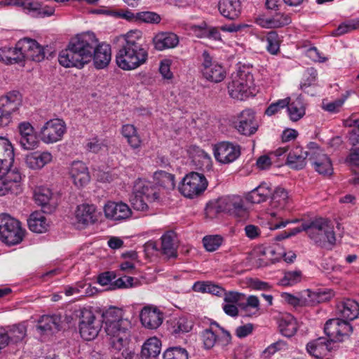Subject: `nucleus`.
Listing matches in <instances>:
<instances>
[{
	"mask_svg": "<svg viewBox=\"0 0 359 359\" xmlns=\"http://www.w3.org/2000/svg\"><path fill=\"white\" fill-rule=\"evenodd\" d=\"M314 169L320 175L330 176L333 173V168L331 160L323 151L318 149L311 154L309 158Z\"/></svg>",
	"mask_w": 359,
	"mask_h": 359,
	"instance_id": "obj_20",
	"label": "nucleus"
},
{
	"mask_svg": "<svg viewBox=\"0 0 359 359\" xmlns=\"http://www.w3.org/2000/svg\"><path fill=\"white\" fill-rule=\"evenodd\" d=\"M163 359H189L187 351L180 346L168 348L163 355Z\"/></svg>",
	"mask_w": 359,
	"mask_h": 359,
	"instance_id": "obj_50",
	"label": "nucleus"
},
{
	"mask_svg": "<svg viewBox=\"0 0 359 359\" xmlns=\"http://www.w3.org/2000/svg\"><path fill=\"white\" fill-rule=\"evenodd\" d=\"M154 177L159 186L168 190H172L175 189V182L174 175L161 170L156 172Z\"/></svg>",
	"mask_w": 359,
	"mask_h": 359,
	"instance_id": "obj_45",
	"label": "nucleus"
},
{
	"mask_svg": "<svg viewBox=\"0 0 359 359\" xmlns=\"http://www.w3.org/2000/svg\"><path fill=\"white\" fill-rule=\"evenodd\" d=\"M140 317L142 325L148 329H156L163 322V314L157 308L144 307Z\"/></svg>",
	"mask_w": 359,
	"mask_h": 359,
	"instance_id": "obj_23",
	"label": "nucleus"
},
{
	"mask_svg": "<svg viewBox=\"0 0 359 359\" xmlns=\"http://www.w3.org/2000/svg\"><path fill=\"white\" fill-rule=\"evenodd\" d=\"M60 323L61 318L58 316H43L39 320L36 328L42 333H53L60 330Z\"/></svg>",
	"mask_w": 359,
	"mask_h": 359,
	"instance_id": "obj_34",
	"label": "nucleus"
},
{
	"mask_svg": "<svg viewBox=\"0 0 359 359\" xmlns=\"http://www.w3.org/2000/svg\"><path fill=\"white\" fill-rule=\"evenodd\" d=\"M278 329L282 335L290 338L297 333L299 325L293 316L286 313L278 319Z\"/></svg>",
	"mask_w": 359,
	"mask_h": 359,
	"instance_id": "obj_32",
	"label": "nucleus"
},
{
	"mask_svg": "<svg viewBox=\"0 0 359 359\" xmlns=\"http://www.w3.org/2000/svg\"><path fill=\"white\" fill-rule=\"evenodd\" d=\"M239 306L245 311H247L250 307L256 309L257 311L259 309V301L257 297L250 295L247 298L245 304H239Z\"/></svg>",
	"mask_w": 359,
	"mask_h": 359,
	"instance_id": "obj_61",
	"label": "nucleus"
},
{
	"mask_svg": "<svg viewBox=\"0 0 359 359\" xmlns=\"http://www.w3.org/2000/svg\"><path fill=\"white\" fill-rule=\"evenodd\" d=\"M174 237L172 232H168L161 237L162 252L168 257H177V245Z\"/></svg>",
	"mask_w": 359,
	"mask_h": 359,
	"instance_id": "obj_43",
	"label": "nucleus"
},
{
	"mask_svg": "<svg viewBox=\"0 0 359 359\" xmlns=\"http://www.w3.org/2000/svg\"><path fill=\"white\" fill-rule=\"evenodd\" d=\"M339 316L347 321L355 319L359 315V304L353 299H346L337 306Z\"/></svg>",
	"mask_w": 359,
	"mask_h": 359,
	"instance_id": "obj_33",
	"label": "nucleus"
},
{
	"mask_svg": "<svg viewBox=\"0 0 359 359\" xmlns=\"http://www.w3.org/2000/svg\"><path fill=\"white\" fill-rule=\"evenodd\" d=\"M141 41L140 30H131L124 36V41L116 55V63L119 68L134 70L147 62L148 51Z\"/></svg>",
	"mask_w": 359,
	"mask_h": 359,
	"instance_id": "obj_2",
	"label": "nucleus"
},
{
	"mask_svg": "<svg viewBox=\"0 0 359 359\" xmlns=\"http://www.w3.org/2000/svg\"><path fill=\"white\" fill-rule=\"evenodd\" d=\"M123 136L127 139V142L133 149L140 147L141 139L137 134L136 128L132 124L123 125L121 128Z\"/></svg>",
	"mask_w": 359,
	"mask_h": 359,
	"instance_id": "obj_42",
	"label": "nucleus"
},
{
	"mask_svg": "<svg viewBox=\"0 0 359 359\" xmlns=\"http://www.w3.org/2000/svg\"><path fill=\"white\" fill-rule=\"evenodd\" d=\"M253 325L248 323L243 325H241L236 329V335L238 338H244L252 332Z\"/></svg>",
	"mask_w": 359,
	"mask_h": 359,
	"instance_id": "obj_64",
	"label": "nucleus"
},
{
	"mask_svg": "<svg viewBox=\"0 0 359 359\" xmlns=\"http://www.w3.org/2000/svg\"><path fill=\"white\" fill-rule=\"evenodd\" d=\"M305 104L303 97L299 95L292 102H289L287 112L289 117L292 121H297L305 114Z\"/></svg>",
	"mask_w": 359,
	"mask_h": 359,
	"instance_id": "obj_41",
	"label": "nucleus"
},
{
	"mask_svg": "<svg viewBox=\"0 0 359 359\" xmlns=\"http://www.w3.org/2000/svg\"><path fill=\"white\" fill-rule=\"evenodd\" d=\"M307 78L300 84V88L304 90L307 87L311 86L316 81L318 76L317 70L314 68H309L306 70Z\"/></svg>",
	"mask_w": 359,
	"mask_h": 359,
	"instance_id": "obj_58",
	"label": "nucleus"
},
{
	"mask_svg": "<svg viewBox=\"0 0 359 359\" xmlns=\"http://www.w3.org/2000/svg\"><path fill=\"white\" fill-rule=\"evenodd\" d=\"M306 234L315 244L322 248H328L335 243L333 227L325 219L318 218L308 222Z\"/></svg>",
	"mask_w": 359,
	"mask_h": 359,
	"instance_id": "obj_3",
	"label": "nucleus"
},
{
	"mask_svg": "<svg viewBox=\"0 0 359 359\" xmlns=\"http://www.w3.org/2000/svg\"><path fill=\"white\" fill-rule=\"evenodd\" d=\"M155 49L163 50L176 47L179 43L178 36L172 32H159L153 38Z\"/></svg>",
	"mask_w": 359,
	"mask_h": 359,
	"instance_id": "obj_30",
	"label": "nucleus"
},
{
	"mask_svg": "<svg viewBox=\"0 0 359 359\" xmlns=\"http://www.w3.org/2000/svg\"><path fill=\"white\" fill-rule=\"evenodd\" d=\"M77 222L83 226L94 224L97 221L96 208L93 205L81 204L76 210Z\"/></svg>",
	"mask_w": 359,
	"mask_h": 359,
	"instance_id": "obj_28",
	"label": "nucleus"
},
{
	"mask_svg": "<svg viewBox=\"0 0 359 359\" xmlns=\"http://www.w3.org/2000/svg\"><path fill=\"white\" fill-rule=\"evenodd\" d=\"M271 194V188L267 183L263 182L248 193L247 200L252 203H260L266 201Z\"/></svg>",
	"mask_w": 359,
	"mask_h": 359,
	"instance_id": "obj_38",
	"label": "nucleus"
},
{
	"mask_svg": "<svg viewBox=\"0 0 359 359\" xmlns=\"http://www.w3.org/2000/svg\"><path fill=\"white\" fill-rule=\"evenodd\" d=\"M159 72L164 79H170L172 78V73L170 71V60H165L161 62Z\"/></svg>",
	"mask_w": 359,
	"mask_h": 359,
	"instance_id": "obj_63",
	"label": "nucleus"
},
{
	"mask_svg": "<svg viewBox=\"0 0 359 359\" xmlns=\"http://www.w3.org/2000/svg\"><path fill=\"white\" fill-rule=\"evenodd\" d=\"M134 190L138 191L146 201L149 203L159 200V194L156 188L149 182L139 180L135 184Z\"/></svg>",
	"mask_w": 359,
	"mask_h": 359,
	"instance_id": "obj_36",
	"label": "nucleus"
},
{
	"mask_svg": "<svg viewBox=\"0 0 359 359\" xmlns=\"http://www.w3.org/2000/svg\"><path fill=\"white\" fill-rule=\"evenodd\" d=\"M223 238L219 235L206 236L203 238V244L206 250L213 252L222 243Z\"/></svg>",
	"mask_w": 359,
	"mask_h": 359,
	"instance_id": "obj_52",
	"label": "nucleus"
},
{
	"mask_svg": "<svg viewBox=\"0 0 359 359\" xmlns=\"http://www.w3.org/2000/svg\"><path fill=\"white\" fill-rule=\"evenodd\" d=\"M282 297L288 304L294 306H313L325 299L323 294L312 292L310 290H305L300 297L289 293H284Z\"/></svg>",
	"mask_w": 359,
	"mask_h": 359,
	"instance_id": "obj_19",
	"label": "nucleus"
},
{
	"mask_svg": "<svg viewBox=\"0 0 359 359\" xmlns=\"http://www.w3.org/2000/svg\"><path fill=\"white\" fill-rule=\"evenodd\" d=\"M66 131L65 122L61 119H51L46 122L40 130L41 140L47 144L60 140Z\"/></svg>",
	"mask_w": 359,
	"mask_h": 359,
	"instance_id": "obj_11",
	"label": "nucleus"
},
{
	"mask_svg": "<svg viewBox=\"0 0 359 359\" xmlns=\"http://www.w3.org/2000/svg\"><path fill=\"white\" fill-rule=\"evenodd\" d=\"M257 22L263 27L278 28L289 25L291 22V18L288 15L284 13H276L271 18L259 19Z\"/></svg>",
	"mask_w": 359,
	"mask_h": 359,
	"instance_id": "obj_39",
	"label": "nucleus"
},
{
	"mask_svg": "<svg viewBox=\"0 0 359 359\" xmlns=\"http://www.w3.org/2000/svg\"><path fill=\"white\" fill-rule=\"evenodd\" d=\"M43 212L36 211L31 214L28 219L29 229L37 233L46 232L48 228V223Z\"/></svg>",
	"mask_w": 359,
	"mask_h": 359,
	"instance_id": "obj_37",
	"label": "nucleus"
},
{
	"mask_svg": "<svg viewBox=\"0 0 359 359\" xmlns=\"http://www.w3.org/2000/svg\"><path fill=\"white\" fill-rule=\"evenodd\" d=\"M161 342L157 337H151L143 344L141 350L142 359H155L161 353Z\"/></svg>",
	"mask_w": 359,
	"mask_h": 359,
	"instance_id": "obj_35",
	"label": "nucleus"
},
{
	"mask_svg": "<svg viewBox=\"0 0 359 359\" xmlns=\"http://www.w3.org/2000/svg\"><path fill=\"white\" fill-rule=\"evenodd\" d=\"M172 333L180 334L189 332L193 327V322L187 317L182 316L175 319L172 323Z\"/></svg>",
	"mask_w": 359,
	"mask_h": 359,
	"instance_id": "obj_46",
	"label": "nucleus"
},
{
	"mask_svg": "<svg viewBox=\"0 0 359 359\" xmlns=\"http://www.w3.org/2000/svg\"><path fill=\"white\" fill-rule=\"evenodd\" d=\"M267 50L273 54H276L280 48V40L278 34L275 31L268 32L264 39Z\"/></svg>",
	"mask_w": 359,
	"mask_h": 359,
	"instance_id": "obj_48",
	"label": "nucleus"
},
{
	"mask_svg": "<svg viewBox=\"0 0 359 359\" xmlns=\"http://www.w3.org/2000/svg\"><path fill=\"white\" fill-rule=\"evenodd\" d=\"M224 302L227 304L238 303L245 297V294L238 292L230 291L224 292Z\"/></svg>",
	"mask_w": 359,
	"mask_h": 359,
	"instance_id": "obj_60",
	"label": "nucleus"
},
{
	"mask_svg": "<svg viewBox=\"0 0 359 359\" xmlns=\"http://www.w3.org/2000/svg\"><path fill=\"white\" fill-rule=\"evenodd\" d=\"M218 10L226 19L235 20L241 13V2L240 0H219Z\"/></svg>",
	"mask_w": 359,
	"mask_h": 359,
	"instance_id": "obj_25",
	"label": "nucleus"
},
{
	"mask_svg": "<svg viewBox=\"0 0 359 359\" xmlns=\"http://www.w3.org/2000/svg\"><path fill=\"white\" fill-rule=\"evenodd\" d=\"M353 331V327L348 321L344 319L333 318L328 320L324 327V332L327 337L335 341H342V337L348 336Z\"/></svg>",
	"mask_w": 359,
	"mask_h": 359,
	"instance_id": "obj_14",
	"label": "nucleus"
},
{
	"mask_svg": "<svg viewBox=\"0 0 359 359\" xmlns=\"http://www.w3.org/2000/svg\"><path fill=\"white\" fill-rule=\"evenodd\" d=\"M201 337L203 341L204 347L206 349L212 348L217 341V336L211 329H205L203 330L201 334Z\"/></svg>",
	"mask_w": 359,
	"mask_h": 359,
	"instance_id": "obj_55",
	"label": "nucleus"
},
{
	"mask_svg": "<svg viewBox=\"0 0 359 359\" xmlns=\"http://www.w3.org/2000/svg\"><path fill=\"white\" fill-rule=\"evenodd\" d=\"M215 159L223 164L235 161L241 155V147L230 142H221L214 146Z\"/></svg>",
	"mask_w": 359,
	"mask_h": 359,
	"instance_id": "obj_12",
	"label": "nucleus"
},
{
	"mask_svg": "<svg viewBox=\"0 0 359 359\" xmlns=\"http://www.w3.org/2000/svg\"><path fill=\"white\" fill-rule=\"evenodd\" d=\"M136 23L158 24L161 22V16L152 11H142L136 13Z\"/></svg>",
	"mask_w": 359,
	"mask_h": 359,
	"instance_id": "obj_49",
	"label": "nucleus"
},
{
	"mask_svg": "<svg viewBox=\"0 0 359 359\" xmlns=\"http://www.w3.org/2000/svg\"><path fill=\"white\" fill-rule=\"evenodd\" d=\"M311 154L303 151L302 147L297 146L289 152L287 164L294 170L303 169L306 165V158L311 156Z\"/></svg>",
	"mask_w": 359,
	"mask_h": 359,
	"instance_id": "obj_27",
	"label": "nucleus"
},
{
	"mask_svg": "<svg viewBox=\"0 0 359 359\" xmlns=\"http://www.w3.org/2000/svg\"><path fill=\"white\" fill-rule=\"evenodd\" d=\"M270 206L276 209H284L289 201L287 191L282 187H276L271 191Z\"/></svg>",
	"mask_w": 359,
	"mask_h": 359,
	"instance_id": "obj_40",
	"label": "nucleus"
},
{
	"mask_svg": "<svg viewBox=\"0 0 359 359\" xmlns=\"http://www.w3.org/2000/svg\"><path fill=\"white\" fill-rule=\"evenodd\" d=\"M201 72L206 80L212 83H219L226 77L224 68L217 62L213 60L210 53L204 50L202 53Z\"/></svg>",
	"mask_w": 359,
	"mask_h": 359,
	"instance_id": "obj_10",
	"label": "nucleus"
},
{
	"mask_svg": "<svg viewBox=\"0 0 359 359\" xmlns=\"http://www.w3.org/2000/svg\"><path fill=\"white\" fill-rule=\"evenodd\" d=\"M344 101L345 98L338 99L326 104H323V107L329 112L335 113L339 111Z\"/></svg>",
	"mask_w": 359,
	"mask_h": 359,
	"instance_id": "obj_62",
	"label": "nucleus"
},
{
	"mask_svg": "<svg viewBox=\"0 0 359 359\" xmlns=\"http://www.w3.org/2000/svg\"><path fill=\"white\" fill-rule=\"evenodd\" d=\"M52 191L47 187H39L34 191L36 203L41 207L43 212L50 214L55 209V204L51 201Z\"/></svg>",
	"mask_w": 359,
	"mask_h": 359,
	"instance_id": "obj_26",
	"label": "nucleus"
},
{
	"mask_svg": "<svg viewBox=\"0 0 359 359\" xmlns=\"http://www.w3.org/2000/svg\"><path fill=\"white\" fill-rule=\"evenodd\" d=\"M18 41L15 47H3L0 48V61L6 65L20 63L25 61L22 49L19 48Z\"/></svg>",
	"mask_w": 359,
	"mask_h": 359,
	"instance_id": "obj_29",
	"label": "nucleus"
},
{
	"mask_svg": "<svg viewBox=\"0 0 359 359\" xmlns=\"http://www.w3.org/2000/svg\"><path fill=\"white\" fill-rule=\"evenodd\" d=\"M19 136L18 142L25 150H32L38 147L39 141L34 127L29 122L24 121L18 126Z\"/></svg>",
	"mask_w": 359,
	"mask_h": 359,
	"instance_id": "obj_17",
	"label": "nucleus"
},
{
	"mask_svg": "<svg viewBox=\"0 0 359 359\" xmlns=\"http://www.w3.org/2000/svg\"><path fill=\"white\" fill-rule=\"evenodd\" d=\"M357 28L356 24L352 22L341 23L339 27L332 32L334 36H341L350 32Z\"/></svg>",
	"mask_w": 359,
	"mask_h": 359,
	"instance_id": "obj_57",
	"label": "nucleus"
},
{
	"mask_svg": "<svg viewBox=\"0 0 359 359\" xmlns=\"http://www.w3.org/2000/svg\"><path fill=\"white\" fill-rule=\"evenodd\" d=\"M208 185V180L203 174L191 172L183 177L179 185V191L184 197L192 199L202 195Z\"/></svg>",
	"mask_w": 359,
	"mask_h": 359,
	"instance_id": "obj_6",
	"label": "nucleus"
},
{
	"mask_svg": "<svg viewBox=\"0 0 359 359\" xmlns=\"http://www.w3.org/2000/svg\"><path fill=\"white\" fill-rule=\"evenodd\" d=\"M13 159L14 154L11 144L7 139L0 137V163H3L4 161L7 158Z\"/></svg>",
	"mask_w": 359,
	"mask_h": 359,
	"instance_id": "obj_51",
	"label": "nucleus"
},
{
	"mask_svg": "<svg viewBox=\"0 0 359 359\" xmlns=\"http://www.w3.org/2000/svg\"><path fill=\"white\" fill-rule=\"evenodd\" d=\"M21 102V94L17 90L0 97V127L6 126L11 123V114L18 109Z\"/></svg>",
	"mask_w": 359,
	"mask_h": 359,
	"instance_id": "obj_9",
	"label": "nucleus"
},
{
	"mask_svg": "<svg viewBox=\"0 0 359 359\" xmlns=\"http://www.w3.org/2000/svg\"><path fill=\"white\" fill-rule=\"evenodd\" d=\"M92 59L97 69H103L111 61V50L108 44H98L95 35L90 32L72 39L58 56L59 63L66 68H81Z\"/></svg>",
	"mask_w": 359,
	"mask_h": 359,
	"instance_id": "obj_1",
	"label": "nucleus"
},
{
	"mask_svg": "<svg viewBox=\"0 0 359 359\" xmlns=\"http://www.w3.org/2000/svg\"><path fill=\"white\" fill-rule=\"evenodd\" d=\"M302 271L299 270L290 271L285 273L281 283L285 285H292L300 282L302 279Z\"/></svg>",
	"mask_w": 359,
	"mask_h": 359,
	"instance_id": "obj_54",
	"label": "nucleus"
},
{
	"mask_svg": "<svg viewBox=\"0 0 359 359\" xmlns=\"http://www.w3.org/2000/svg\"><path fill=\"white\" fill-rule=\"evenodd\" d=\"M112 15L116 18L126 20L130 22H136V13H133L129 10L121 9L114 11Z\"/></svg>",
	"mask_w": 359,
	"mask_h": 359,
	"instance_id": "obj_59",
	"label": "nucleus"
},
{
	"mask_svg": "<svg viewBox=\"0 0 359 359\" xmlns=\"http://www.w3.org/2000/svg\"><path fill=\"white\" fill-rule=\"evenodd\" d=\"M8 337V346L10 343L18 344L22 341L27 334V327L24 324L13 325L8 331H6Z\"/></svg>",
	"mask_w": 359,
	"mask_h": 359,
	"instance_id": "obj_44",
	"label": "nucleus"
},
{
	"mask_svg": "<svg viewBox=\"0 0 359 359\" xmlns=\"http://www.w3.org/2000/svg\"><path fill=\"white\" fill-rule=\"evenodd\" d=\"M21 174L17 169L8 171L7 175L0 177V196L7 194H19L22 192Z\"/></svg>",
	"mask_w": 359,
	"mask_h": 359,
	"instance_id": "obj_16",
	"label": "nucleus"
},
{
	"mask_svg": "<svg viewBox=\"0 0 359 359\" xmlns=\"http://www.w3.org/2000/svg\"><path fill=\"white\" fill-rule=\"evenodd\" d=\"M104 212L107 218L115 221L126 219L132 214L128 205L122 202L109 201L104 207Z\"/></svg>",
	"mask_w": 359,
	"mask_h": 359,
	"instance_id": "obj_21",
	"label": "nucleus"
},
{
	"mask_svg": "<svg viewBox=\"0 0 359 359\" xmlns=\"http://www.w3.org/2000/svg\"><path fill=\"white\" fill-rule=\"evenodd\" d=\"M102 317L105 325L120 323L122 320H128L126 318H123V310L116 307L109 309L104 313Z\"/></svg>",
	"mask_w": 359,
	"mask_h": 359,
	"instance_id": "obj_47",
	"label": "nucleus"
},
{
	"mask_svg": "<svg viewBox=\"0 0 359 359\" xmlns=\"http://www.w3.org/2000/svg\"><path fill=\"white\" fill-rule=\"evenodd\" d=\"M254 87L253 75L245 70H240L233 74L232 81L229 83L228 90L232 98L243 100L252 94Z\"/></svg>",
	"mask_w": 359,
	"mask_h": 359,
	"instance_id": "obj_5",
	"label": "nucleus"
},
{
	"mask_svg": "<svg viewBox=\"0 0 359 359\" xmlns=\"http://www.w3.org/2000/svg\"><path fill=\"white\" fill-rule=\"evenodd\" d=\"M130 322L129 320L105 325V332L109 337L110 344L113 348L121 351L126 346L130 337Z\"/></svg>",
	"mask_w": 359,
	"mask_h": 359,
	"instance_id": "obj_8",
	"label": "nucleus"
},
{
	"mask_svg": "<svg viewBox=\"0 0 359 359\" xmlns=\"http://www.w3.org/2000/svg\"><path fill=\"white\" fill-rule=\"evenodd\" d=\"M337 348L335 341L329 337H320L307 343V353L316 359H323Z\"/></svg>",
	"mask_w": 359,
	"mask_h": 359,
	"instance_id": "obj_15",
	"label": "nucleus"
},
{
	"mask_svg": "<svg viewBox=\"0 0 359 359\" xmlns=\"http://www.w3.org/2000/svg\"><path fill=\"white\" fill-rule=\"evenodd\" d=\"M236 128L238 131L245 135L254 134L258 128L255 121V113L251 109L243 110L240 115L239 121Z\"/></svg>",
	"mask_w": 359,
	"mask_h": 359,
	"instance_id": "obj_24",
	"label": "nucleus"
},
{
	"mask_svg": "<svg viewBox=\"0 0 359 359\" xmlns=\"http://www.w3.org/2000/svg\"><path fill=\"white\" fill-rule=\"evenodd\" d=\"M79 312L81 337L86 341L94 339L101 330L102 320L97 319L94 313L87 309H81Z\"/></svg>",
	"mask_w": 359,
	"mask_h": 359,
	"instance_id": "obj_7",
	"label": "nucleus"
},
{
	"mask_svg": "<svg viewBox=\"0 0 359 359\" xmlns=\"http://www.w3.org/2000/svg\"><path fill=\"white\" fill-rule=\"evenodd\" d=\"M52 159V154L48 151H34L26 156L25 163L29 168L38 170L51 162Z\"/></svg>",
	"mask_w": 359,
	"mask_h": 359,
	"instance_id": "obj_31",
	"label": "nucleus"
},
{
	"mask_svg": "<svg viewBox=\"0 0 359 359\" xmlns=\"http://www.w3.org/2000/svg\"><path fill=\"white\" fill-rule=\"evenodd\" d=\"M69 175L73 183L78 188L86 186L90 180L88 167L80 161H74L72 163L69 168Z\"/></svg>",
	"mask_w": 359,
	"mask_h": 359,
	"instance_id": "obj_22",
	"label": "nucleus"
},
{
	"mask_svg": "<svg viewBox=\"0 0 359 359\" xmlns=\"http://www.w3.org/2000/svg\"><path fill=\"white\" fill-rule=\"evenodd\" d=\"M213 208L217 212H225L237 217H241L246 213L243 201L238 196L220 198L215 203Z\"/></svg>",
	"mask_w": 359,
	"mask_h": 359,
	"instance_id": "obj_13",
	"label": "nucleus"
},
{
	"mask_svg": "<svg viewBox=\"0 0 359 359\" xmlns=\"http://www.w3.org/2000/svg\"><path fill=\"white\" fill-rule=\"evenodd\" d=\"M24 231L21 223L6 213L0 214V240L7 245L20 243Z\"/></svg>",
	"mask_w": 359,
	"mask_h": 359,
	"instance_id": "obj_4",
	"label": "nucleus"
},
{
	"mask_svg": "<svg viewBox=\"0 0 359 359\" xmlns=\"http://www.w3.org/2000/svg\"><path fill=\"white\" fill-rule=\"evenodd\" d=\"M130 201L133 208L137 210L144 211L148 209V201H146L138 191L134 190Z\"/></svg>",
	"mask_w": 359,
	"mask_h": 359,
	"instance_id": "obj_53",
	"label": "nucleus"
},
{
	"mask_svg": "<svg viewBox=\"0 0 359 359\" xmlns=\"http://www.w3.org/2000/svg\"><path fill=\"white\" fill-rule=\"evenodd\" d=\"M133 281L134 278L133 277L125 276L113 281V283H111L110 289L114 290L116 288L130 287L134 285Z\"/></svg>",
	"mask_w": 359,
	"mask_h": 359,
	"instance_id": "obj_56",
	"label": "nucleus"
},
{
	"mask_svg": "<svg viewBox=\"0 0 359 359\" xmlns=\"http://www.w3.org/2000/svg\"><path fill=\"white\" fill-rule=\"evenodd\" d=\"M19 48L22 49L25 60L41 62L46 56V50L34 39L24 38L18 41Z\"/></svg>",
	"mask_w": 359,
	"mask_h": 359,
	"instance_id": "obj_18",
	"label": "nucleus"
}]
</instances>
